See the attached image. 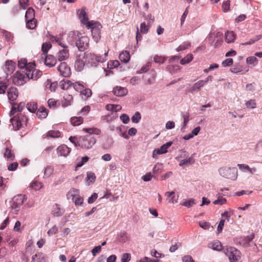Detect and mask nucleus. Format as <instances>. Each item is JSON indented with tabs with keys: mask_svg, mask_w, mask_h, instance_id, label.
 <instances>
[{
	"mask_svg": "<svg viewBox=\"0 0 262 262\" xmlns=\"http://www.w3.org/2000/svg\"><path fill=\"white\" fill-rule=\"evenodd\" d=\"M78 15L82 24L85 25L88 29H91L93 39L98 42L100 39L101 24L98 21H89L85 8H82L78 11Z\"/></svg>",
	"mask_w": 262,
	"mask_h": 262,
	"instance_id": "nucleus-1",
	"label": "nucleus"
},
{
	"mask_svg": "<svg viewBox=\"0 0 262 262\" xmlns=\"http://www.w3.org/2000/svg\"><path fill=\"white\" fill-rule=\"evenodd\" d=\"M42 75L40 70L29 71L28 72H23L21 71L17 72L12 78L13 83L17 85H21L26 83L28 80H37Z\"/></svg>",
	"mask_w": 262,
	"mask_h": 262,
	"instance_id": "nucleus-2",
	"label": "nucleus"
},
{
	"mask_svg": "<svg viewBox=\"0 0 262 262\" xmlns=\"http://www.w3.org/2000/svg\"><path fill=\"white\" fill-rule=\"evenodd\" d=\"M26 199V196L23 194L16 195L13 198L11 204V208L12 212L14 214H17Z\"/></svg>",
	"mask_w": 262,
	"mask_h": 262,
	"instance_id": "nucleus-3",
	"label": "nucleus"
},
{
	"mask_svg": "<svg viewBox=\"0 0 262 262\" xmlns=\"http://www.w3.org/2000/svg\"><path fill=\"white\" fill-rule=\"evenodd\" d=\"M220 174L224 178L235 180L237 177V171L235 167H221L219 169Z\"/></svg>",
	"mask_w": 262,
	"mask_h": 262,
	"instance_id": "nucleus-4",
	"label": "nucleus"
},
{
	"mask_svg": "<svg viewBox=\"0 0 262 262\" xmlns=\"http://www.w3.org/2000/svg\"><path fill=\"white\" fill-rule=\"evenodd\" d=\"M96 139L92 135L82 137L79 140L78 146L84 149H90L95 144Z\"/></svg>",
	"mask_w": 262,
	"mask_h": 262,
	"instance_id": "nucleus-5",
	"label": "nucleus"
},
{
	"mask_svg": "<svg viewBox=\"0 0 262 262\" xmlns=\"http://www.w3.org/2000/svg\"><path fill=\"white\" fill-rule=\"evenodd\" d=\"M68 200H72L76 205H81L83 199L79 194V191L75 188L71 189L67 194Z\"/></svg>",
	"mask_w": 262,
	"mask_h": 262,
	"instance_id": "nucleus-6",
	"label": "nucleus"
},
{
	"mask_svg": "<svg viewBox=\"0 0 262 262\" xmlns=\"http://www.w3.org/2000/svg\"><path fill=\"white\" fill-rule=\"evenodd\" d=\"M224 252L230 262H238L241 258V252L234 247H228Z\"/></svg>",
	"mask_w": 262,
	"mask_h": 262,
	"instance_id": "nucleus-7",
	"label": "nucleus"
},
{
	"mask_svg": "<svg viewBox=\"0 0 262 262\" xmlns=\"http://www.w3.org/2000/svg\"><path fill=\"white\" fill-rule=\"evenodd\" d=\"M18 67L20 71L25 72H28L29 71H34V70H38L35 69V64L33 62L28 63L26 58H21L18 61Z\"/></svg>",
	"mask_w": 262,
	"mask_h": 262,
	"instance_id": "nucleus-8",
	"label": "nucleus"
},
{
	"mask_svg": "<svg viewBox=\"0 0 262 262\" xmlns=\"http://www.w3.org/2000/svg\"><path fill=\"white\" fill-rule=\"evenodd\" d=\"M75 45L79 51H84L89 47V38L87 36L80 35L75 42Z\"/></svg>",
	"mask_w": 262,
	"mask_h": 262,
	"instance_id": "nucleus-9",
	"label": "nucleus"
},
{
	"mask_svg": "<svg viewBox=\"0 0 262 262\" xmlns=\"http://www.w3.org/2000/svg\"><path fill=\"white\" fill-rule=\"evenodd\" d=\"M80 35L81 34L79 31H73L69 32L67 35L64 36L67 40V42L72 46H74L75 44V40L76 41L77 40Z\"/></svg>",
	"mask_w": 262,
	"mask_h": 262,
	"instance_id": "nucleus-10",
	"label": "nucleus"
},
{
	"mask_svg": "<svg viewBox=\"0 0 262 262\" xmlns=\"http://www.w3.org/2000/svg\"><path fill=\"white\" fill-rule=\"evenodd\" d=\"M65 39L63 35H60L59 36H52L50 37V40L52 42L57 43L58 45L63 48V49L68 48Z\"/></svg>",
	"mask_w": 262,
	"mask_h": 262,
	"instance_id": "nucleus-11",
	"label": "nucleus"
},
{
	"mask_svg": "<svg viewBox=\"0 0 262 262\" xmlns=\"http://www.w3.org/2000/svg\"><path fill=\"white\" fill-rule=\"evenodd\" d=\"M58 71L59 72L60 75L63 77H68L71 74L70 68L68 66L67 64L63 62L60 64L57 68Z\"/></svg>",
	"mask_w": 262,
	"mask_h": 262,
	"instance_id": "nucleus-12",
	"label": "nucleus"
},
{
	"mask_svg": "<svg viewBox=\"0 0 262 262\" xmlns=\"http://www.w3.org/2000/svg\"><path fill=\"white\" fill-rule=\"evenodd\" d=\"M237 166L241 171L248 172L250 174H254L257 171L256 167H250L248 165L245 164H238Z\"/></svg>",
	"mask_w": 262,
	"mask_h": 262,
	"instance_id": "nucleus-13",
	"label": "nucleus"
},
{
	"mask_svg": "<svg viewBox=\"0 0 262 262\" xmlns=\"http://www.w3.org/2000/svg\"><path fill=\"white\" fill-rule=\"evenodd\" d=\"M71 151V148L64 144L60 145L57 148V154L61 156H63L65 157L68 156Z\"/></svg>",
	"mask_w": 262,
	"mask_h": 262,
	"instance_id": "nucleus-14",
	"label": "nucleus"
},
{
	"mask_svg": "<svg viewBox=\"0 0 262 262\" xmlns=\"http://www.w3.org/2000/svg\"><path fill=\"white\" fill-rule=\"evenodd\" d=\"M12 108L10 112V115L12 116L16 112H21L25 106V103L24 102H21L19 104L15 103H11Z\"/></svg>",
	"mask_w": 262,
	"mask_h": 262,
	"instance_id": "nucleus-15",
	"label": "nucleus"
},
{
	"mask_svg": "<svg viewBox=\"0 0 262 262\" xmlns=\"http://www.w3.org/2000/svg\"><path fill=\"white\" fill-rule=\"evenodd\" d=\"M57 58L60 61H63L68 58L69 52L68 48L62 49L59 50L57 53Z\"/></svg>",
	"mask_w": 262,
	"mask_h": 262,
	"instance_id": "nucleus-16",
	"label": "nucleus"
},
{
	"mask_svg": "<svg viewBox=\"0 0 262 262\" xmlns=\"http://www.w3.org/2000/svg\"><path fill=\"white\" fill-rule=\"evenodd\" d=\"M15 63L12 60H8L5 63V71L7 75L12 74L15 70Z\"/></svg>",
	"mask_w": 262,
	"mask_h": 262,
	"instance_id": "nucleus-17",
	"label": "nucleus"
},
{
	"mask_svg": "<svg viewBox=\"0 0 262 262\" xmlns=\"http://www.w3.org/2000/svg\"><path fill=\"white\" fill-rule=\"evenodd\" d=\"M113 92L117 96L123 97L127 94V90L124 87L117 86L114 88Z\"/></svg>",
	"mask_w": 262,
	"mask_h": 262,
	"instance_id": "nucleus-18",
	"label": "nucleus"
},
{
	"mask_svg": "<svg viewBox=\"0 0 262 262\" xmlns=\"http://www.w3.org/2000/svg\"><path fill=\"white\" fill-rule=\"evenodd\" d=\"M7 95L10 101L15 100L18 97V92L16 88L11 87L7 92Z\"/></svg>",
	"mask_w": 262,
	"mask_h": 262,
	"instance_id": "nucleus-19",
	"label": "nucleus"
},
{
	"mask_svg": "<svg viewBox=\"0 0 262 262\" xmlns=\"http://www.w3.org/2000/svg\"><path fill=\"white\" fill-rule=\"evenodd\" d=\"M86 61L91 63L92 66H96L97 65V55L92 53H85Z\"/></svg>",
	"mask_w": 262,
	"mask_h": 262,
	"instance_id": "nucleus-20",
	"label": "nucleus"
},
{
	"mask_svg": "<svg viewBox=\"0 0 262 262\" xmlns=\"http://www.w3.org/2000/svg\"><path fill=\"white\" fill-rule=\"evenodd\" d=\"M46 57L45 64L49 67H53L56 63V58L52 55H43L42 57Z\"/></svg>",
	"mask_w": 262,
	"mask_h": 262,
	"instance_id": "nucleus-21",
	"label": "nucleus"
},
{
	"mask_svg": "<svg viewBox=\"0 0 262 262\" xmlns=\"http://www.w3.org/2000/svg\"><path fill=\"white\" fill-rule=\"evenodd\" d=\"M64 213L63 209L61 208L59 205L55 204L52 207V213L55 216H60Z\"/></svg>",
	"mask_w": 262,
	"mask_h": 262,
	"instance_id": "nucleus-22",
	"label": "nucleus"
},
{
	"mask_svg": "<svg viewBox=\"0 0 262 262\" xmlns=\"http://www.w3.org/2000/svg\"><path fill=\"white\" fill-rule=\"evenodd\" d=\"M126 127L122 125L118 126L116 128V130L120 136L124 138L125 139H128L129 137L126 133Z\"/></svg>",
	"mask_w": 262,
	"mask_h": 262,
	"instance_id": "nucleus-23",
	"label": "nucleus"
},
{
	"mask_svg": "<svg viewBox=\"0 0 262 262\" xmlns=\"http://www.w3.org/2000/svg\"><path fill=\"white\" fill-rule=\"evenodd\" d=\"M11 122L14 130H17L20 128L21 123L19 117L14 116L13 118H11Z\"/></svg>",
	"mask_w": 262,
	"mask_h": 262,
	"instance_id": "nucleus-24",
	"label": "nucleus"
},
{
	"mask_svg": "<svg viewBox=\"0 0 262 262\" xmlns=\"http://www.w3.org/2000/svg\"><path fill=\"white\" fill-rule=\"evenodd\" d=\"M203 86L204 84L202 80H199L193 84V85L189 89V92L191 93L198 92L200 91V89Z\"/></svg>",
	"mask_w": 262,
	"mask_h": 262,
	"instance_id": "nucleus-25",
	"label": "nucleus"
},
{
	"mask_svg": "<svg viewBox=\"0 0 262 262\" xmlns=\"http://www.w3.org/2000/svg\"><path fill=\"white\" fill-rule=\"evenodd\" d=\"M73 101V96L70 94H65L61 101L62 105L63 106H68L70 105Z\"/></svg>",
	"mask_w": 262,
	"mask_h": 262,
	"instance_id": "nucleus-26",
	"label": "nucleus"
},
{
	"mask_svg": "<svg viewBox=\"0 0 262 262\" xmlns=\"http://www.w3.org/2000/svg\"><path fill=\"white\" fill-rule=\"evenodd\" d=\"M167 152V149L163 145L160 148L155 149L152 151V157L153 158L157 159L158 155H161L165 154Z\"/></svg>",
	"mask_w": 262,
	"mask_h": 262,
	"instance_id": "nucleus-27",
	"label": "nucleus"
},
{
	"mask_svg": "<svg viewBox=\"0 0 262 262\" xmlns=\"http://www.w3.org/2000/svg\"><path fill=\"white\" fill-rule=\"evenodd\" d=\"M165 194L167 197V200L169 203L174 204L178 202L174 191H167Z\"/></svg>",
	"mask_w": 262,
	"mask_h": 262,
	"instance_id": "nucleus-28",
	"label": "nucleus"
},
{
	"mask_svg": "<svg viewBox=\"0 0 262 262\" xmlns=\"http://www.w3.org/2000/svg\"><path fill=\"white\" fill-rule=\"evenodd\" d=\"M45 86L47 90L54 92L57 87V83L56 82H52L51 80L48 79L46 82Z\"/></svg>",
	"mask_w": 262,
	"mask_h": 262,
	"instance_id": "nucleus-29",
	"label": "nucleus"
},
{
	"mask_svg": "<svg viewBox=\"0 0 262 262\" xmlns=\"http://www.w3.org/2000/svg\"><path fill=\"white\" fill-rule=\"evenodd\" d=\"M119 58L120 60L124 63H127L130 59L129 53L128 51H122L120 54Z\"/></svg>",
	"mask_w": 262,
	"mask_h": 262,
	"instance_id": "nucleus-30",
	"label": "nucleus"
},
{
	"mask_svg": "<svg viewBox=\"0 0 262 262\" xmlns=\"http://www.w3.org/2000/svg\"><path fill=\"white\" fill-rule=\"evenodd\" d=\"M235 39V34L232 31H227L225 33V41L229 43L234 41Z\"/></svg>",
	"mask_w": 262,
	"mask_h": 262,
	"instance_id": "nucleus-31",
	"label": "nucleus"
},
{
	"mask_svg": "<svg viewBox=\"0 0 262 262\" xmlns=\"http://www.w3.org/2000/svg\"><path fill=\"white\" fill-rule=\"evenodd\" d=\"M84 67V62L80 58H78L75 62V68L77 71H81Z\"/></svg>",
	"mask_w": 262,
	"mask_h": 262,
	"instance_id": "nucleus-32",
	"label": "nucleus"
},
{
	"mask_svg": "<svg viewBox=\"0 0 262 262\" xmlns=\"http://www.w3.org/2000/svg\"><path fill=\"white\" fill-rule=\"evenodd\" d=\"M29 187L34 190L37 191L41 189L43 187V185L41 182L37 180H34L30 183Z\"/></svg>",
	"mask_w": 262,
	"mask_h": 262,
	"instance_id": "nucleus-33",
	"label": "nucleus"
},
{
	"mask_svg": "<svg viewBox=\"0 0 262 262\" xmlns=\"http://www.w3.org/2000/svg\"><path fill=\"white\" fill-rule=\"evenodd\" d=\"M4 156L5 158L9 161H12L14 159V155L12 150L8 147L6 148Z\"/></svg>",
	"mask_w": 262,
	"mask_h": 262,
	"instance_id": "nucleus-34",
	"label": "nucleus"
},
{
	"mask_svg": "<svg viewBox=\"0 0 262 262\" xmlns=\"http://www.w3.org/2000/svg\"><path fill=\"white\" fill-rule=\"evenodd\" d=\"M35 17V11L32 8H29L27 10L25 14V18L26 20L34 19Z\"/></svg>",
	"mask_w": 262,
	"mask_h": 262,
	"instance_id": "nucleus-35",
	"label": "nucleus"
},
{
	"mask_svg": "<svg viewBox=\"0 0 262 262\" xmlns=\"http://www.w3.org/2000/svg\"><path fill=\"white\" fill-rule=\"evenodd\" d=\"M36 115L40 118H45L48 115V110L45 107H40L37 111Z\"/></svg>",
	"mask_w": 262,
	"mask_h": 262,
	"instance_id": "nucleus-36",
	"label": "nucleus"
},
{
	"mask_svg": "<svg viewBox=\"0 0 262 262\" xmlns=\"http://www.w3.org/2000/svg\"><path fill=\"white\" fill-rule=\"evenodd\" d=\"M209 247L214 250L220 251L222 249L221 243L219 241H214L211 243Z\"/></svg>",
	"mask_w": 262,
	"mask_h": 262,
	"instance_id": "nucleus-37",
	"label": "nucleus"
},
{
	"mask_svg": "<svg viewBox=\"0 0 262 262\" xmlns=\"http://www.w3.org/2000/svg\"><path fill=\"white\" fill-rule=\"evenodd\" d=\"M89 160V157L85 156L82 157L80 160L77 159L75 165L76 169L82 167Z\"/></svg>",
	"mask_w": 262,
	"mask_h": 262,
	"instance_id": "nucleus-38",
	"label": "nucleus"
},
{
	"mask_svg": "<svg viewBox=\"0 0 262 262\" xmlns=\"http://www.w3.org/2000/svg\"><path fill=\"white\" fill-rule=\"evenodd\" d=\"M215 37L216 34L214 33H211L209 34L208 38L209 40L211 42V45L215 47H216L220 44V42L219 41V39H217L215 42H214V41L212 40V39L215 38Z\"/></svg>",
	"mask_w": 262,
	"mask_h": 262,
	"instance_id": "nucleus-39",
	"label": "nucleus"
},
{
	"mask_svg": "<svg viewBox=\"0 0 262 262\" xmlns=\"http://www.w3.org/2000/svg\"><path fill=\"white\" fill-rule=\"evenodd\" d=\"M96 176L92 172H88L86 174V182L88 185H89L90 183H93L95 181Z\"/></svg>",
	"mask_w": 262,
	"mask_h": 262,
	"instance_id": "nucleus-40",
	"label": "nucleus"
},
{
	"mask_svg": "<svg viewBox=\"0 0 262 262\" xmlns=\"http://www.w3.org/2000/svg\"><path fill=\"white\" fill-rule=\"evenodd\" d=\"M71 123L76 126L80 125L83 122V118L81 117H74L71 119Z\"/></svg>",
	"mask_w": 262,
	"mask_h": 262,
	"instance_id": "nucleus-41",
	"label": "nucleus"
},
{
	"mask_svg": "<svg viewBox=\"0 0 262 262\" xmlns=\"http://www.w3.org/2000/svg\"><path fill=\"white\" fill-rule=\"evenodd\" d=\"M194 162V159L192 156L184 160L180 161L179 163V166H183L184 165H187L189 164Z\"/></svg>",
	"mask_w": 262,
	"mask_h": 262,
	"instance_id": "nucleus-42",
	"label": "nucleus"
},
{
	"mask_svg": "<svg viewBox=\"0 0 262 262\" xmlns=\"http://www.w3.org/2000/svg\"><path fill=\"white\" fill-rule=\"evenodd\" d=\"M193 58L192 54H188L180 60V63L182 65L188 63L192 60Z\"/></svg>",
	"mask_w": 262,
	"mask_h": 262,
	"instance_id": "nucleus-43",
	"label": "nucleus"
},
{
	"mask_svg": "<svg viewBox=\"0 0 262 262\" xmlns=\"http://www.w3.org/2000/svg\"><path fill=\"white\" fill-rule=\"evenodd\" d=\"M36 19H31L26 20V27L28 29H33L36 26Z\"/></svg>",
	"mask_w": 262,
	"mask_h": 262,
	"instance_id": "nucleus-44",
	"label": "nucleus"
},
{
	"mask_svg": "<svg viewBox=\"0 0 262 262\" xmlns=\"http://www.w3.org/2000/svg\"><path fill=\"white\" fill-rule=\"evenodd\" d=\"M47 136L53 138H58L60 136V132L58 130H49L47 133Z\"/></svg>",
	"mask_w": 262,
	"mask_h": 262,
	"instance_id": "nucleus-45",
	"label": "nucleus"
},
{
	"mask_svg": "<svg viewBox=\"0 0 262 262\" xmlns=\"http://www.w3.org/2000/svg\"><path fill=\"white\" fill-rule=\"evenodd\" d=\"M195 204L194 200L193 199H190L188 200H186L180 204L183 206H185L187 208H190L192 207Z\"/></svg>",
	"mask_w": 262,
	"mask_h": 262,
	"instance_id": "nucleus-46",
	"label": "nucleus"
},
{
	"mask_svg": "<svg viewBox=\"0 0 262 262\" xmlns=\"http://www.w3.org/2000/svg\"><path fill=\"white\" fill-rule=\"evenodd\" d=\"M246 107L254 109L256 107V103L254 99H250L245 103Z\"/></svg>",
	"mask_w": 262,
	"mask_h": 262,
	"instance_id": "nucleus-47",
	"label": "nucleus"
},
{
	"mask_svg": "<svg viewBox=\"0 0 262 262\" xmlns=\"http://www.w3.org/2000/svg\"><path fill=\"white\" fill-rule=\"evenodd\" d=\"M27 108L30 112L35 113L37 108V104L35 102H30L27 104Z\"/></svg>",
	"mask_w": 262,
	"mask_h": 262,
	"instance_id": "nucleus-48",
	"label": "nucleus"
},
{
	"mask_svg": "<svg viewBox=\"0 0 262 262\" xmlns=\"http://www.w3.org/2000/svg\"><path fill=\"white\" fill-rule=\"evenodd\" d=\"M51 44L50 42H45L43 43L42 45V50L43 52V55H45L47 54L48 50L51 48Z\"/></svg>",
	"mask_w": 262,
	"mask_h": 262,
	"instance_id": "nucleus-49",
	"label": "nucleus"
},
{
	"mask_svg": "<svg viewBox=\"0 0 262 262\" xmlns=\"http://www.w3.org/2000/svg\"><path fill=\"white\" fill-rule=\"evenodd\" d=\"M141 116L140 113L138 112L135 113V114L132 116L131 120L133 123H137L141 120Z\"/></svg>",
	"mask_w": 262,
	"mask_h": 262,
	"instance_id": "nucleus-50",
	"label": "nucleus"
},
{
	"mask_svg": "<svg viewBox=\"0 0 262 262\" xmlns=\"http://www.w3.org/2000/svg\"><path fill=\"white\" fill-rule=\"evenodd\" d=\"M261 37V35H258L255 36L254 38L251 39L249 41L242 43V45L243 46H246L249 45H251L254 43L255 41L259 40Z\"/></svg>",
	"mask_w": 262,
	"mask_h": 262,
	"instance_id": "nucleus-51",
	"label": "nucleus"
},
{
	"mask_svg": "<svg viewBox=\"0 0 262 262\" xmlns=\"http://www.w3.org/2000/svg\"><path fill=\"white\" fill-rule=\"evenodd\" d=\"M72 86L76 91L80 92V93L84 89L83 85L81 83L77 82L73 83Z\"/></svg>",
	"mask_w": 262,
	"mask_h": 262,
	"instance_id": "nucleus-52",
	"label": "nucleus"
},
{
	"mask_svg": "<svg viewBox=\"0 0 262 262\" xmlns=\"http://www.w3.org/2000/svg\"><path fill=\"white\" fill-rule=\"evenodd\" d=\"M190 46L189 42H185L180 45L177 49L178 52L187 49Z\"/></svg>",
	"mask_w": 262,
	"mask_h": 262,
	"instance_id": "nucleus-53",
	"label": "nucleus"
},
{
	"mask_svg": "<svg viewBox=\"0 0 262 262\" xmlns=\"http://www.w3.org/2000/svg\"><path fill=\"white\" fill-rule=\"evenodd\" d=\"M189 114L188 113H185L183 115V125L181 126V130H184L185 128V126L187 123L189 121Z\"/></svg>",
	"mask_w": 262,
	"mask_h": 262,
	"instance_id": "nucleus-54",
	"label": "nucleus"
},
{
	"mask_svg": "<svg viewBox=\"0 0 262 262\" xmlns=\"http://www.w3.org/2000/svg\"><path fill=\"white\" fill-rule=\"evenodd\" d=\"M162 164L161 163H156L153 169H152V172L154 174H157L159 172H160L161 169H162Z\"/></svg>",
	"mask_w": 262,
	"mask_h": 262,
	"instance_id": "nucleus-55",
	"label": "nucleus"
},
{
	"mask_svg": "<svg viewBox=\"0 0 262 262\" xmlns=\"http://www.w3.org/2000/svg\"><path fill=\"white\" fill-rule=\"evenodd\" d=\"M165 60L166 58L161 56L156 55L154 57V62L159 64L163 63Z\"/></svg>",
	"mask_w": 262,
	"mask_h": 262,
	"instance_id": "nucleus-56",
	"label": "nucleus"
},
{
	"mask_svg": "<svg viewBox=\"0 0 262 262\" xmlns=\"http://www.w3.org/2000/svg\"><path fill=\"white\" fill-rule=\"evenodd\" d=\"M230 2L228 0L225 1L222 4V9L224 12H227L230 10Z\"/></svg>",
	"mask_w": 262,
	"mask_h": 262,
	"instance_id": "nucleus-57",
	"label": "nucleus"
},
{
	"mask_svg": "<svg viewBox=\"0 0 262 262\" xmlns=\"http://www.w3.org/2000/svg\"><path fill=\"white\" fill-rule=\"evenodd\" d=\"M149 27L147 26L145 22L142 23L140 25V32L146 34L148 32Z\"/></svg>",
	"mask_w": 262,
	"mask_h": 262,
	"instance_id": "nucleus-58",
	"label": "nucleus"
},
{
	"mask_svg": "<svg viewBox=\"0 0 262 262\" xmlns=\"http://www.w3.org/2000/svg\"><path fill=\"white\" fill-rule=\"evenodd\" d=\"M226 202V199L224 198L223 196H219L218 197V199L216 200H215L214 201H213V203L214 205L219 204V205H222L224 204Z\"/></svg>",
	"mask_w": 262,
	"mask_h": 262,
	"instance_id": "nucleus-59",
	"label": "nucleus"
},
{
	"mask_svg": "<svg viewBox=\"0 0 262 262\" xmlns=\"http://www.w3.org/2000/svg\"><path fill=\"white\" fill-rule=\"evenodd\" d=\"M199 225L202 228L205 230H209L210 227L213 228V227L210 226V224L207 222H199Z\"/></svg>",
	"mask_w": 262,
	"mask_h": 262,
	"instance_id": "nucleus-60",
	"label": "nucleus"
},
{
	"mask_svg": "<svg viewBox=\"0 0 262 262\" xmlns=\"http://www.w3.org/2000/svg\"><path fill=\"white\" fill-rule=\"evenodd\" d=\"M167 68L171 73H176L180 70L179 66H169Z\"/></svg>",
	"mask_w": 262,
	"mask_h": 262,
	"instance_id": "nucleus-61",
	"label": "nucleus"
},
{
	"mask_svg": "<svg viewBox=\"0 0 262 262\" xmlns=\"http://www.w3.org/2000/svg\"><path fill=\"white\" fill-rule=\"evenodd\" d=\"M131 258V255L129 253H124L122 255L121 262H129Z\"/></svg>",
	"mask_w": 262,
	"mask_h": 262,
	"instance_id": "nucleus-62",
	"label": "nucleus"
},
{
	"mask_svg": "<svg viewBox=\"0 0 262 262\" xmlns=\"http://www.w3.org/2000/svg\"><path fill=\"white\" fill-rule=\"evenodd\" d=\"M72 85L73 83L71 81L67 80L64 81V82L61 84V88L63 90H67Z\"/></svg>",
	"mask_w": 262,
	"mask_h": 262,
	"instance_id": "nucleus-63",
	"label": "nucleus"
},
{
	"mask_svg": "<svg viewBox=\"0 0 262 262\" xmlns=\"http://www.w3.org/2000/svg\"><path fill=\"white\" fill-rule=\"evenodd\" d=\"M150 254L152 256L156 257V258H163L164 257V254L159 253L158 251H157L155 249H152L151 251Z\"/></svg>",
	"mask_w": 262,
	"mask_h": 262,
	"instance_id": "nucleus-64",
	"label": "nucleus"
}]
</instances>
